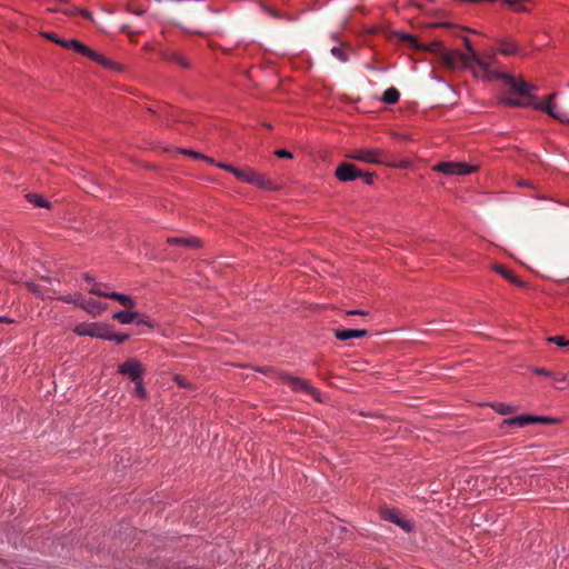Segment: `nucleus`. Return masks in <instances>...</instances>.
Returning a JSON list of instances; mask_svg holds the SVG:
<instances>
[{
    "label": "nucleus",
    "mask_w": 569,
    "mask_h": 569,
    "mask_svg": "<svg viewBox=\"0 0 569 569\" xmlns=\"http://www.w3.org/2000/svg\"><path fill=\"white\" fill-rule=\"evenodd\" d=\"M401 40L403 42H407L408 44H410L412 48H416V49H419L420 46L418 43V39L415 37V36H411V34H402L401 37Z\"/></svg>",
    "instance_id": "31"
},
{
    "label": "nucleus",
    "mask_w": 569,
    "mask_h": 569,
    "mask_svg": "<svg viewBox=\"0 0 569 569\" xmlns=\"http://www.w3.org/2000/svg\"><path fill=\"white\" fill-rule=\"evenodd\" d=\"M26 199L30 203H32L34 207H38V208H47V209H49L51 207L50 202L48 200H46L39 193H33V192L27 193L26 194Z\"/></svg>",
    "instance_id": "20"
},
{
    "label": "nucleus",
    "mask_w": 569,
    "mask_h": 569,
    "mask_svg": "<svg viewBox=\"0 0 569 569\" xmlns=\"http://www.w3.org/2000/svg\"><path fill=\"white\" fill-rule=\"evenodd\" d=\"M201 159H202V160H204V161H207V162H208V163H210V164H213V166H216V164H217V162H214V160H213L212 158H209V157H207V156H203V154H202V158H201Z\"/></svg>",
    "instance_id": "45"
},
{
    "label": "nucleus",
    "mask_w": 569,
    "mask_h": 569,
    "mask_svg": "<svg viewBox=\"0 0 569 569\" xmlns=\"http://www.w3.org/2000/svg\"><path fill=\"white\" fill-rule=\"evenodd\" d=\"M497 78L505 79L512 92L518 93L525 100L531 103H537L536 97L531 94L535 87L523 81L522 79H516L509 74H497Z\"/></svg>",
    "instance_id": "3"
},
{
    "label": "nucleus",
    "mask_w": 569,
    "mask_h": 569,
    "mask_svg": "<svg viewBox=\"0 0 569 569\" xmlns=\"http://www.w3.org/2000/svg\"><path fill=\"white\" fill-rule=\"evenodd\" d=\"M78 307L87 311L93 317L100 316L107 308V305L94 300V299H84L81 302H78Z\"/></svg>",
    "instance_id": "12"
},
{
    "label": "nucleus",
    "mask_w": 569,
    "mask_h": 569,
    "mask_svg": "<svg viewBox=\"0 0 569 569\" xmlns=\"http://www.w3.org/2000/svg\"><path fill=\"white\" fill-rule=\"evenodd\" d=\"M144 369L137 359H128L123 363L119 365L118 372L129 377L132 381L141 378Z\"/></svg>",
    "instance_id": "10"
},
{
    "label": "nucleus",
    "mask_w": 569,
    "mask_h": 569,
    "mask_svg": "<svg viewBox=\"0 0 569 569\" xmlns=\"http://www.w3.org/2000/svg\"><path fill=\"white\" fill-rule=\"evenodd\" d=\"M282 380L293 391H301L311 395L315 399L319 400V392L309 383V381L287 373L282 376Z\"/></svg>",
    "instance_id": "9"
},
{
    "label": "nucleus",
    "mask_w": 569,
    "mask_h": 569,
    "mask_svg": "<svg viewBox=\"0 0 569 569\" xmlns=\"http://www.w3.org/2000/svg\"><path fill=\"white\" fill-rule=\"evenodd\" d=\"M493 270L517 287H525V282L502 266L495 264Z\"/></svg>",
    "instance_id": "18"
},
{
    "label": "nucleus",
    "mask_w": 569,
    "mask_h": 569,
    "mask_svg": "<svg viewBox=\"0 0 569 569\" xmlns=\"http://www.w3.org/2000/svg\"><path fill=\"white\" fill-rule=\"evenodd\" d=\"M127 28H128L127 26H123L122 31H127Z\"/></svg>",
    "instance_id": "52"
},
{
    "label": "nucleus",
    "mask_w": 569,
    "mask_h": 569,
    "mask_svg": "<svg viewBox=\"0 0 569 569\" xmlns=\"http://www.w3.org/2000/svg\"><path fill=\"white\" fill-rule=\"evenodd\" d=\"M432 169L447 176H465L476 171L477 167L465 162H440L433 166Z\"/></svg>",
    "instance_id": "4"
},
{
    "label": "nucleus",
    "mask_w": 569,
    "mask_h": 569,
    "mask_svg": "<svg viewBox=\"0 0 569 569\" xmlns=\"http://www.w3.org/2000/svg\"><path fill=\"white\" fill-rule=\"evenodd\" d=\"M547 340H548V342L555 343L559 347H568L569 348V340L565 339V337H562V336L549 337Z\"/></svg>",
    "instance_id": "29"
},
{
    "label": "nucleus",
    "mask_w": 569,
    "mask_h": 569,
    "mask_svg": "<svg viewBox=\"0 0 569 569\" xmlns=\"http://www.w3.org/2000/svg\"><path fill=\"white\" fill-rule=\"evenodd\" d=\"M499 50L505 56L516 54L519 51L518 46L515 42L508 40L500 42Z\"/></svg>",
    "instance_id": "24"
},
{
    "label": "nucleus",
    "mask_w": 569,
    "mask_h": 569,
    "mask_svg": "<svg viewBox=\"0 0 569 569\" xmlns=\"http://www.w3.org/2000/svg\"><path fill=\"white\" fill-rule=\"evenodd\" d=\"M480 59H483L487 63H489V68H491V66H492V64L495 63V61H496V57H495V54H493V53H492V54H486V56H483V57H480ZM483 72H485V76H486L487 78H497L496 76L498 74V73H496V72L491 71V69H489V71H483Z\"/></svg>",
    "instance_id": "27"
},
{
    "label": "nucleus",
    "mask_w": 569,
    "mask_h": 569,
    "mask_svg": "<svg viewBox=\"0 0 569 569\" xmlns=\"http://www.w3.org/2000/svg\"><path fill=\"white\" fill-rule=\"evenodd\" d=\"M80 13H81V16H82L83 18H86V19H89V20H91V19H92V14H91L89 11L83 10V11H81Z\"/></svg>",
    "instance_id": "46"
},
{
    "label": "nucleus",
    "mask_w": 569,
    "mask_h": 569,
    "mask_svg": "<svg viewBox=\"0 0 569 569\" xmlns=\"http://www.w3.org/2000/svg\"><path fill=\"white\" fill-rule=\"evenodd\" d=\"M159 54L160 58L164 61L174 62L184 69L190 68L189 61L177 51H160Z\"/></svg>",
    "instance_id": "17"
},
{
    "label": "nucleus",
    "mask_w": 569,
    "mask_h": 569,
    "mask_svg": "<svg viewBox=\"0 0 569 569\" xmlns=\"http://www.w3.org/2000/svg\"><path fill=\"white\" fill-rule=\"evenodd\" d=\"M109 326L100 322L92 323H79L73 329V332L78 336H89L92 338H99L107 340Z\"/></svg>",
    "instance_id": "6"
},
{
    "label": "nucleus",
    "mask_w": 569,
    "mask_h": 569,
    "mask_svg": "<svg viewBox=\"0 0 569 569\" xmlns=\"http://www.w3.org/2000/svg\"><path fill=\"white\" fill-rule=\"evenodd\" d=\"M556 93H551L548 96L547 101H541L532 104V108L536 110L545 111L552 118L559 120L560 122H569V111L560 110L556 104L552 103Z\"/></svg>",
    "instance_id": "7"
},
{
    "label": "nucleus",
    "mask_w": 569,
    "mask_h": 569,
    "mask_svg": "<svg viewBox=\"0 0 569 569\" xmlns=\"http://www.w3.org/2000/svg\"><path fill=\"white\" fill-rule=\"evenodd\" d=\"M109 299H113V300L118 301L121 306H123L127 309H132L136 306L134 300L130 296L119 293L116 291H112L109 295Z\"/></svg>",
    "instance_id": "19"
},
{
    "label": "nucleus",
    "mask_w": 569,
    "mask_h": 569,
    "mask_svg": "<svg viewBox=\"0 0 569 569\" xmlns=\"http://www.w3.org/2000/svg\"><path fill=\"white\" fill-rule=\"evenodd\" d=\"M51 11H61L66 14H71L73 12V9L67 8V4L64 2H60L58 7L51 8Z\"/></svg>",
    "instance_id": "34"
},
{
    "label": "nucleus",
    "mask_w": 569,
    "mask_h": 569,
    "mask_svg": "<svg viewBox=\"0 0 569 569\" xmlns=\"http://www.w3.org/2000/svg\"><path fill=\"white\" fill-rule=\"evenodd\" d=\"M94 57L96 58H89L90 60L92 61H96L98 62L99 64L103 66V67H110L111 66V62L108 58L99 54L98 52L94 51Z\"/></svg>",
    "instance_id": "33"
},
{
    "label": "nucleus",
    "mask_w": 569,
    "mask_h": 569,
    "mask_svg": "<svg viewBox=\"0 0 569 569\" xmlns=\"http://www.w3.org/2000/svg\"><path fill=\"white\" fill-rule=\"evenodd\" d=\"M368 335V330L366 329H335L333 336L338 340H348L352 338H363Z\"/></svg>",
    "instance_id": "16"
},
{
    "label": "nucleus",
    "mask_w": 569,
    "mask_h": 569,
    "mask_svg": "<svg viewBox=\"0 0 569 569\" xmlns=\"http://www.w3.org/2000/svg\"><path fill=\"white\" fill-rule=\"evenodd\" d=\"M42 37H44L46 39L59 44V42H66V40H61L59 39L54 33L52 32H42L41 33Z\"/></svg>",
    "instance_id": "35"
},
{
    "label": "nucleus",
    "mask_w": 569,
    "mask_h": 569,
    "mask_svg": "<svg viewBox=\"0 0 569 569\" xmlns=\"http://www.w3.org/2000/svg\"><path fill=\"white\" fill-rule=\"evenodd\" d=\"M134 382V390H136V393L140 397V398H144L147 396V391L143 387V383H142V380L141 378L133 381Z\"/></svg>",
    "instance_id": "32"
},
{
    "label": "nucleus",
    "mask_w": 569,
    "mask_h": 569,
    "mask_svg": "<svg viewBox=\"0 0 569 569\" xmlns=\"http://www.w3.org/2000/svg\"><path fill=\"white\" fill-rule=\"evenodd\" d=\"M174 381H176L179 386H181V387H187V382H186V379H184L183 377L177 376V377L174 378Z\"/></svg>",
    "instance_id": "43"
},
{
    "label": "nucleus",
    "mask_w": 569,
    "mask_h": 569,
    "mask_svg": "<svg viewBox=\"0 0 569 569\" xmlns=\"http://www.w3.org/2000/svg\"><path fill=\"white\" fill-rule=\"evenodd\" d=\"M503 1H505L506 3H508V4H510L511 7H513V8H517V9H518V7H517L518 2H517L516 0H503Z\"/></svg>",
    "instance_id": "47"
},
{
    "label": "nucleus",
    "mask_w": 569,
    "mask_h": 569,
    "mask_svg": "<svg viewBox=\"0 0 569 569\" xmlns=\"http://www.w3.org/2000/svg\"><path fill=\"white\" fill-rule=\"evenodd\" d=\"M274 154L279 158H287V159H291L292 158V153L290 151H287L284 149H279L274 152Z\"/></svg>",
    "instance_id": "38"
},
{
    "label": "nucleus",
    "mask_w": 569,
    "mask_h": 569,
    "mask_svg": "<svg viewBox=\"0 0 569 569\" xmlns=\"http://www.w3.org/2000/svg\"><path fill=\"white\" fill-rule=\"evenodd\" d=\"M533 372L537 373V375H540V376H548V377L552 376L551 371H548V370H546L543 368H536L533 370Z\"/></svg>",
    "instance_id": "41"
},
{
    "label": "nucleus",
    "mask_w": 569,
    "mask_h": 569,
    "mask_svg": "<svg viewBox=\"0 0 569 569\" xmlns=\"http://www.w3.org/2000/svg\"><path fill=\"white\" fill-rule=\"evenodd\" d=\"M168 244L170 246H182L186 248H199L201 247V240L196 237H169L167 239Z\"/></svg>",
    "instance_id": "15"
},
{
    "label": "nucleus",
    "mask_w": 569,
    "mask_h": 569,
    "mask_svg": "<svg viewBox=\"0 0 569 569\" xmlns=\"http://www.w3.org/2000/svg\"><path fill=\"white\" fill-rule=\"evenodd\" d=\"M138 312L132 311H118L113 313V319L123 325L132 323L138 318Z\"/></svg>",
    "instance_id": "21"
},
{
    "label": "nucleus",
    "mask_w": 569,
    "mask_h": 569,
    "mask_svg": "<svg viewBox=\"0 0 569 569\" xmlns=\"http://www.w3.org/2000/svg\"><path fill=\"white\" fill-rule=\"evenodd\" d=\"M503 103L506 106H510V107H532V104H533L531 102H528L525 99L520 100V99H516V98H511V97L503 98Z\"/></svg>",
    "instance_id": "25"
},
{
    "label": "nucleus",
    "mask_w": 569,
    "mask_h": 569,
    "mask_svg": "<svg viewBox=\"0 0 569 569\" xmlns=\"http://www.w3.org/2000/svg\"><path fill=\"white\" fill-rule=\"evenodd\" d=\"M536 422L547 423L548 425V423H556V422H558V420L555 419V418H548V417L521 415V416H517V417H513V418L506 419L503 421V423L507 425V426L518 427V428H522V427H525L527 425L536 423Z\"/></svg>",
    "instance_id": "8"
},
{
    "label": "nucleus",
    "mask_w": 569,
    "mask_h": 569,
    "mask_svg": "<svg viewBox=\"0 0 569 569\" xmlns=\"http://www.w3.org/2000/svg\"><path fill=\"white\" fill-rule=\"evenodd\" d=\"M465 46L468 50V53H461L458 51H452L445 57V61L449 67L461 66L465 68H469L471 63H476L482 71H489V63H487L483 59L477 54L475 49L471 46V41L469 38H465Z\"/></svg>",
    "instance_id": "1"
},
{
    "label": "nucleus",
    "mask_w": 569,
    "mask_h": 569,
    "mask_svg": "<svg viewBox=\"0 0 569 569\" xmlns=\"http://www.w3.org/2000/svg\"><path fill=\"white\" fill-rule=\"evenodd\" d=\"M28 287L30 288V290H32L33 292H37V286L33 284V283H28Z\"/></svg>",
    "instance_id": "49"
},
{
    "label": "nucleus",
    "mask_w": 569,
    "mask_h": 569,
    "mask_svg": "<svg viewBox=\"0 0 569 569\" xmlns=\"http://www.w3.org/2000/svg\"><path fill=\"white\" fill-rule=\"evenodd\" d=\"M89 292L96 296L109 298V295L112 291L109 290V287L106 283L93 282L92 287L89 289Z\"/></svg>",
    "instance_id": "22"
},
{
    "label": "nucleus",
    "mask_w": 569,
    "mask_h": 569,
    "mask_svg": "<svg viewBox=\"0 0 569 569\" xmlns=\"http://www.w3.org/2000/svg\"><path fill=\"white\" fill-rule=\"evenodd\" d=\"M361 178L363 179L365 183L372 184L373 180H375V173H370V172L363 173L362 172Z\"/></svg>",
    "instance_id": "39"
},
{
    "label": "nucleus",
    "mask_w": 569,
    "mask_h": 569,
    "mask_svg": "<svg viewBox=\"0 0 569 569\" xmlns=\"http://www.w3.org/2000/svg\"><path fill=\"white\" fill-rule=\"evenodd\" d=\"M331 54L339 59L341 62H347L348 61V57L346 54V52L342 50V48H339V47H333L331 49Z\"/></svg>",
    "instance_id": "30"
},
{
    "label": "nucleus",
    "mask_w": 569,
    "mask_h": 569,
    "mask_svg": "<svg viewBox=\"0 0 569 569\" xmlns=\"http://www.w3.org/2000/svg\"><path fill=\"white\" fill-rule=\"evenodd\" d=\"M183 153L186 154H189L196 159H201L202 158V154L201 153H198L196 151H192V150H183Z\"/></svg>",
    "instance_id": "42"
},
{
    "label": "nucleus",
    "mask_w": 569,
    "mask_h": 569,
    "mask_svg": "<svg viewBox=\"0 0 569 569\" xmlns=\"http://www.w3.org/2000/svg\"><path fill=\"white\" fill-rule=\"evenodd\" d=\"M4 321H6V322H9V323H11V322H12V320H10V319H8V318L0 317V322H4Z\"/></svg>",
    "instance_id": "50"
},
{
    "label": "nucleus",
    "mask_w": 569,
    "mask_h": 569,
    "mask_svg": "<svg viewBox=\"0 0 569 569\" xmlns=\"http://www.w3.org/2000/svg\"><path fill=\"white\" fill-rule=\"evenodd\" d=\"M347 315H349V316H353V315L366 316L367 312L363 310H351V311H348Z\"/></svg>",
    "instance_id": "44"
},
{
    "label": "nucleus",
    "mask_w": 569,
    "mask_h": 569,
    "mask_svg": "<svg viewBox=\"0 0 569 569\" xmlns=\"http://www.w3.org/2000/svg\"><path fill=\"white\" fill-rule=\"evenodd\" d=\"M492 409L499 415H509L515 411V408L503 402H496L491 405Z\"/></svg>",
    "instance_id": "26"
},
{
    "label": "nucleus",
    "mask_w": 569,
    "mask_h": 569,
    "mask_svg": "<svg viewBox=\"0 0 569 569\" xmlns=\"http://www.w3.org/2000/svg\"><path fill=\"white\" fill-rule=\"evenodd\" d=\"M129 11H131L132 13L138 14V16H142L146 12V10L141 7L136 8V7H131V6H129Z\"/></svg>",
    "instance_id": "40"
},
{
    "label": "nucleus",
    "mask_w": 569,
    "mask_h": 569,
    "mask_svg": "<svg viewBox=\"0 0 569 569\" xmlns=\"http://www.w3.org/2000/svg\"><path fill=\"white\" fill-rule=\"evenodd\" d=\"M519 186H521V187H526V186H529V183H528V182H526V181H520V182H519Z\"/></svg>",
    "instance_id": "51"
},
{
    "label": "nucleus",
    "mask_w": 569,
    "mask_h": 569,
    "mask_svg": "<svg viewBox=\"0 0 569 569\" xmlns=\"http://www.w3.org/2000/svg\"><path fill=\"white\" fill-rule=\"evenodd\" d=\"M399 98H400V93H399L398 89L391 87V88H388L383 92L382 101L387 104H393V103L398 102Z\"/></svg>",
    "instance_id": "23"
},
{
    "label": "nucleus",
    "mask_w": 569,
    "mask_h": 569,
    "mask_svg": "<svg viewBox=\"0 0 569 569\" xmlns=\"http://www.w3.org/2000/svg\"><path fill=\"white\" fill-rule=\"evenodd\" d=\"M84 280H86V281H89V282H92V281H93V278H92L89 273H86V274H84Z\"/></svg>",
    "instance_id": "48"
},
{
    "label": "nucleus",
    "mask_w": 569,
    "mask_h": 569,
    "mask_svg": "<svg viewBox=\"0 0 569 569\" xmlns=\"http://www.w3.org/2000/svg\"><path fill=\"white\" fill-rule=\"evenodd\" d=\"M62 300L68 303H74L78 307V302H81V300H84V299L80 295H77L74 297H71V296L64 297V298H62Z\"/></svg>",
    "instance_id": "36"
},
{
    "label": "nucleus",
    "mask_w": 569,
    "mask_h": 569,
    "mask_svg": "<svg viewBox=\"0 0 569 569\" xmlns=\"http://www.w3.org/2000/svg\"><path fill=\"white\" fill-rule=\"evenodd\" d=\"M59 46H61L63 48L72 49L73 51H76L82 56H86L88 58H96L93 50H91L89 47H87L86 44L81 43L80 41H78L76 39L66 40V42H59Z\"/></svg>",
    "instance_id": "14"
},
{
    "label": "nucleus",
    "mask_w": 569,
    "mask_h": 569,
    "mask_svg": "<svg viewBox=\"0 0 569 569\" xmlns=\"http://www.w3.org/2000/svg\"><path fill=\"white\" fill-rule=\"evenodd\" d=\"M238 180L254 184L262 189H274L273 183L263 174L252 170L251 168L238 169L236 168L232 173Z\"/></svg>",
    "instance_id": "2"
},
{
    "label": "nucleus",
    "mask_w": 569,
    "mask_h": 569,
    "mask_svg": "<svg viewBox=\"0 0 569 569\" xmlns=\"http://www.w3.org/2000/svg\"><path fill=\"white\" fill-rule=\"evenodd\" d=\"M347 157L352 160L361 161L365 163H386L383 152L379 149H355Z\"/></svg>",
    "instance_id": "5"
},
{
    "label": "nucleus",
    "mask_w": 569,
    "mask_h": 569,
    "mask_svg": "<svg viewBox=\"0 0 569 569\" xmlns=\"http://www.w3.org/2000/svg\"><path fill=\"white\" fill-rule=\"evenodd\" d=\"M128 338H129V336L126 333H113L110 328L108 330L107 340L116 341L117 343H122Z\"/></svg>",
    "instance_id": "28"
},
{
    "label": "nucleus",
    "mask_w": 569,
    "mask_h": 569,
    "mask_svg": "<svg viewBox=\"0 0 569 569\" xmlns=\"http://www.w3.org/2000/svg\"><path fill=\"white\" fill-rule=\"evenodd\" d=\"M382 518L387 521H390L405 531L409 532L411 530V523L408 520H405L400 517L399 512L395 509H385L382 512Z\"/></svg>",
    "instance_id": "13"
},
{
    "label": "nucleus",
    "mask_w": 569,
    "mask_h": 569,
    "mask_svg": "<svg viewBox=\"0 0 569 569\" xmlns=\"http://www.w3.org/2000/svg\"><path fill=\"white\" fill-rule=\"evenodd\" d=\"M338 180L342 182L353 181L362 176V171L349 162L340 163L335 172Z\"/></svg>",
    "instance_id": "11"
},
{
    "label": "nucleus",
    "mask_w": 569,
    "mask_h": 569,
    "mask_svg": "<svg viewBox=\"0 0 569 569\" xmlns=\"http://www.w3.org/2000/svg\"><path fill=\"white\" fill-rule=\"evenodd\" d=\"M216 167L222 169V170H226L230 173H233L236 167L229 164V163H224V162H217Z\"/></svg>",
    "instance_id": "37"
}]
</instances>
